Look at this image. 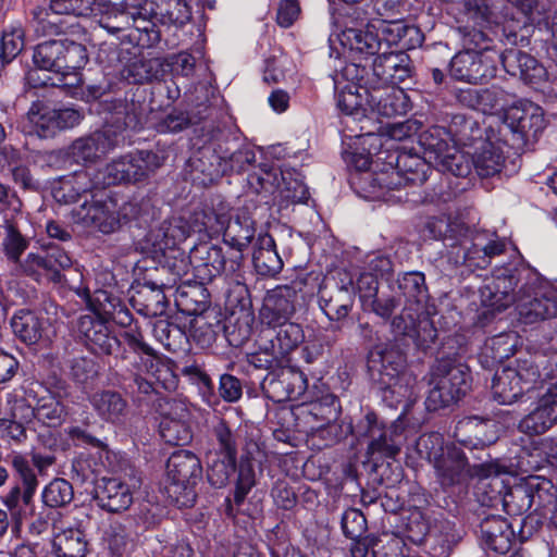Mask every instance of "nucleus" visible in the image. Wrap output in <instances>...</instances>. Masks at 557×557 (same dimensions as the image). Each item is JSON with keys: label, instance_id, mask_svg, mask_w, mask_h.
<instances>
[{"label": "nucleus", "instance_id": "14", "mask_svg": "<svg viewBox=\"0 0 557 557\" xmlns=\"http://www.w3.org/2000/svg\"><path fill=\"white\" fill-rule=\"evenodd\" d=\"M141 486V478L134 469L117 476L102 478L97 486V500L111 512L126 510L134 502V494Z\"/></svg>", "mask_w": 557, "mask_h": 557}, {"label": "nucleus", "instance_id": "31", "mask_svg": "<svg viewBox=\"0 0 557 557\" xmlns=\"http://www.w3.org/2000/svg\"><path fill=\"white\" fill-rule=\"evenodd\" d=\"M482 133L473 141L474 152L471 154L472 165L481 177L499 174L505 165L504 145L491 140H482Z\"/></svg>", "mask_w": 557, "mask_h": 557}, {"label": "nucleus", "instance_id": "11", "mask_svg": "<svg viewBox=\"0 0 557 557\" xmlns=\"http://www.w3.org/2000/svg\"><path fill=\"white\" fill-rule=\"evenodd\" d=\"M191 232H194L193 216L189 221L182 216H173L149 234V242L154 252L164 257L168 265L177 275L185 273L188 268L186 257L178 246Z\"/></svg>", "mask_w": 557, "mask_h": 557}, {"label": "nucleus", "instance_id": "5", "mask_svg": "<svg viewBox=\"0 0 557 557\" xmlns=\"http://www.w3.org/2000/svg\"><path fill=\"white\" fill-rule=\"evenodd\" d=\"M403 17L385 21H371L364 29L346 28L338 35V40L347 49L351 58L368 57L388 50L393 46H400L404 32Z\"/></svg>", "mask_w": 557, "mask_h": 557}, {"label": "nucleus", "instance_id": "3", "mask_svg": "<svg viewBox=\"0 0 557 557\" xmlns=\"http://www.w3.org/2000/svg\"><path fill=\"white\" fill-rule=\"evenodd\" d=\"M555 377L557 357H548L546 351H536L518 358L515 366L497 370L492 381V394L499 404L510 405L539 383Z\"/></svg>", "mask_w": 557, "mask_h": 557}, {"label": "nucleus", "instance_id": "41", "mask_svg": "<svg viewBox=\"0 0 557 557\" xmlns=\"http://www.w3.org/2000/svg\"><path fill=\"white\" fill-rule=\"evenodd\" d=\"M252 261L257 272L264 276H274L283 268L272 236L267 233L259 234L252 253Z\"/></svg>", "mask_w": 557, "mask_h": 557}, {"label": "nucleus", "instance_id": "54", "mask_svg": "<svg viewBox=\"0 0 557 557\" xmlns=\"http://www.w3.org/2000/svg\"><path fill=\"white\" fill-rule=\"evenodd\" d=\"M54 75L55 77L45 74L44 77H40L37 71H29L27 81L34 87L52 85L67 89L77 88L82 84L81 71L63 70Z\"/></svg>", "mask_w": 557, "mask_h": 557}, {"label": "nucleus", "instance_id": "44", "mask_svg": "<svg viewBox=\"0 0 557 557\" xmlns=\"http://www.w3.org/2000/svg\"><path fill=\"white\" fill-rule=\"evenodd\" d=\"M52 547L57 557H85L87 542L79 529L67 528L54 534Z\"/></svg>", "mask_w": 557, "mask_h": 557}, {"label": "nucleus", "instance_id": "48", "mask_svg": "<svg viewBox=\"0 0 557 557\" xmlns=\"http://www.w3.org/2000/svg\"><path fill=\"white\" fill-rule=\"evenodd\" d=\"M164 73L163 63L160 59H135L123 70V76L129 83L143 84L160 78Z\"/></svg>", "mask_w": 557, "mask_h": 557}, {"label": "nucleus", "instance_id": "64", "mask_svg": "<svg viewBox=\"0 0 557 557\" xmlns=\"http://www.w3.org/2000/svg\"><path fill=\"white\" fill-rule=\"evenodd\" d=\"M24 47V33L20 27L4 29L0 42V66L13 60Z\"/></svg>", "mask_w": 557, "mask_h": 557}, {"label": "nucleus", "instance_id": "29", "mask_svg": "<svg viewBox=\"0 0 557 557\" xmlns=\"http://www.w3.org/2000/svg\"><path fill=\"white\" fill-rule=\"evenodd\" d=\"M508 1L519 8L534 27L547 33L548 51L557 55V11L540 5L536 0Z\"/></svg>", "mask_w": 557, "mask_h": 557}, {"label": "nucleus", "instance_id": "25", "mask_svg": "<svg viewBox=\"0 0 557 557\" xmlns=\"http://www.w3.org/2000/svg\"><path fill=\"white\" fill-rule=\"evenodd\" d=\"M297 293L295 289L283 286L272 290L264 299L260 310V320L269 329L289 322L295 313V300Z\"/></svg>", "mask_w": 557, "mask_h": 557}, {"label": "nucleus", "instance_id": "55", "mask_svg": "<svg viewBox=\"0 0 557 557\" xmlns=\"http://www.w3.org/2000/svg\"><path fill=\"white\" fill-rule=\"evenodd\" d=\"M295 71L293 61L283 52L272 54L265 60L263 79L268 84L285 82Z\"/></svg>", "mask_w": 557, "mask_h": 557}, {"label": "nucleus", "instance_id": "8", "mask_svg": "<svg viewBox=\"0 0 557 557\" xmlns=\"http://www.w3.org/2000/svg\"><path fill=\"white\" fill-rule=\"evenodd\" d=\"M481 128L470 117L456 115L449 129L432 126L419 135V143L424 150V158L434 163L455 146L468 147L480 136Z\"/></svg>", "mask_w": 557, "mask_h": 557}, {"label": "nucleus", "instance_id": "2", "mask_svg": "<svg viewBox=\"0 0 557 557\" xmlns=\"http://www.w3.org/2000/svg\"><path fill=\"white\" fill-rule=\"evenodd\" d=\"M426 231L434 239H442L449 247V260L455 264L484 269L494 257L506 249V240L487 231H471L459 220L434 216L426 223Z\"/></svg>", "mask_w": 557, "mask_h": 557}, {"label": "nucleus", "instance_id": "4", "mask_svg": "<svg viewBox=\"0 0 557 557\" xmlns=\"http://www.w3.org/2000/svg\"><path fill=\"white\" fill-rule=\"evenodd\" d=\"M486 40L481 30L474 29L466 35L465 44L469 48L456 53L449 63V74L454 79L478 84L495 77L502 54L485 45Z\"/></svg>", "mask_w": 557, "mask_h": 557}, {"label": "nucleus", "instance_id": "62", "mask_svg": "<svg viewBox=\"0 0 557 557\" xmlns=\"http://www.w3.org/2000/svg\"><path fill=\"white\" fill-rule=\"evenodd\" d=\"M73 499V487L64 479H54L42 491V502L57 508L67 505Z\"/></svg>", "mask_w": 557, "mask_h": 557}, {"label": "nucleus", "instance_id": "17", "mask_svg": "<svg viewBox=\"0 0 557 557\" xmlns=\"http://www.w3.org/2000/svg\"><path fill=\"white\" fill-rule=\"evenodd\" d=\"M505 124L521 140L535 138L545 127L543 109L528 100H520L505 112Z\"/></svg>", "mask_w": 557, "mask_h": 557}, {"label": "nucleus", "instance_id": "38", "mask_svg": "<svg viewBox=\"0 0 557 557\" xmlns=\"http://www.w3.org/2000/svg\"><path fill=\"white\" fill-rule=\"evenodd\" d=\"M90 405L97 416L109 423L117 424L127 414V401L115 391H99L89 397Z\"/></svg>", "mask_w": 557, "mask_h": 557}, {"label": "nucleus", "instance_id": "52", "mask_svg": "<svg viewBox=\"0 0 557 557\" xmlns=\"http://www.w3.org/2000/svg\"><path fill=\"white\" fill-rule=\"evenodd\" d=\"M469 154L470 152H463L459 146H455L433 164L437 166L438 171L450 173L457 177H466L472 169Z\"/></svg>", "mask_w": 557, "mask_h": 557}, {"label": "nucleus", "instance_id": "49", "mask_svg": "<svg viewBox=\"0 0 557 557\" xmlns=\"http://www.w3.org/2000/svg\"><path fill=\"white\" fill-rule=\"evenodd\" d=\"M62 42L61 40H49L39 44L33 54V61L36 65L37 73L39 71L50 72L55 74L61 72V55Z\"/></svg>", "mask_w": 557, "mask_h": 557}, {"label": "nucleus", "instance_id": "22", "mask_svg": "<svg viewBox=\"0 0 557 557\" xmlns=\"http://www.w3.org/2000/svg\"><path fill=\"white\" fill-rule=\"evenodd\" d=\"M426 161L418 156L400 154L397 158L398 171H393L389 174L381 175L374 181L380 187L387 190H398L406 185L422 184L426 181Z\"/></svg>", "mask_w": 557, "mask_h": 557}, {"label": "nucleus", "instance_id": "12", "mask_svg": "<svg viewBox=\"0 0 557 557\" xmlns=\"http://www.w3.org/2000/svg\"><path fill=\"white\" fill-rule=\"evenodd\" d=\"M82 120L83 113L76 108H52L44 102L36 101L22 120L21 129L26 135L50 138L62 129L78 125Z\"/></svg>", "mask_w": 557, "mask_h": 557}, {"label": "nucleus", "instance_id": "43", "mask_svg": "<svg viewBox=\"0 0 557 557\" xmlns=\"http://www.w3.org/2000/svg\"><path fill=\"white\" fill-rule=\"evenodd\" d=\"M190 9L184 0H156L150 26L159 22L163 25L183 26L190 18Z\"/></svg>", "mask_w": 557, "mask_h": 557}, {"label": "nucleus", "instance_id": "59", "mask_svg": "<svg viewBox=\"0 0 557 557\" xmlns=\"http://www.w3.org/2000/svg\"><path fill=\"white\" fill-rule=\"evenodd\" d=\"M421 128V123L417 120H405L400 122L386 123L377 128V136L380 141H376L380 147L383 146V138L391 140H404L416 135Z\"/></svg>", "mask_w": 557, "mask_h": 557}, {"label": "nucleus", "instance_id": "37", "mask_svg": "<svg viewBox=\"0 0 557 557\" xmlns=\"http://www.w3.org/2000/svg\"><path fill=\"white\" fill-rule=\"evenodd\" d=\"M364 89L371 90V86L360 87L351 84L346 88H335L338 109L354 121L369 122L371 120L370 108L367 103L369 97Z\"/></svg>", "mask_w": 557, "mask_h": 557}, {"label": "nucleus", "instance_id": "40", "mask_svg": "<svg viewBox=\"0 0 557 557\" xmlns=\"http://www.w3.org/2000/svg\"><path fill=\"white\" fill-rule=\"evenodd\" d=\"M518 342V335L512 331L487 338L480 354V362L484 368H493L513 355Z\"/></svg>", "mask_w": 557, "mask_h": 557}, {"label": "nucleus", "instance_id": "10", "mask_svg": "<svg viewBox=\"0 0 557 557\" xmlns=\"http://www.w3.org/2000/svg\"><path fill=\"white\" fill-rule=\"evenodd\" d=\"M162 164L152 151H137L112 160L95 174L98 188L120 183H135L147 178Z\"/></svg>", "mask_w": 557, "mask_h": 557}, {"label": "nucleus", "instance_id": "26", "mask_svg": "<svg viewBox=\"0 0 557 557\" xmlns=\"http://www.w3.org/2000/svg\"><path fill=\"white\" fill-rule=\"evenodd\" d=\"M193 257L202 261V264L208 268L210 276L225 275L231 277L235 275L240 267L243 253L234 249L224 253L222 247L216 245L201 244L193 250Z\"/></svg>", "mask_w": 557, "mask_h": 557}, {"label": "nucleus", "instance_id": "27", "mask_svg": "<svg viewBox=\"0 0 557 557\" xmlns=\"http://www.w3.org/2000/svg\"><path fill=\"white\" fill-rule=\"evenodd\" d=\"M169 411L161 414L160 436L170 445H185L191 440L188 426L189 412L181 401H171Z\"/></svg>", "mask_w": 557, "mask_h": 557}, {"label": "nucleus", "instance_id": "16", "mask_svg": "<svg viewBox=\"0 0 557 557\" xmlns=\"http://www.w3.org/2000/svg\"><path fill=\"white\" fill-rule=\"evenodd\" d=\"M392 329L396 335L412 338L418 347L428 348L437 336V331L428 318L423 308L405 306L399 315L392 321Z\"/></svg>", "mask_w": 557, "mask_h": 557}, {"label": "nucleus", "instance_id": "39", "mask_svg": "<svg viewBox=\"0 0 557 557\" xmlns=\"http://www.w3.org/2000/svg\"><path fill=\"white\" fill-rule=\"evenodd\" d=\"M482 540L487 549L506 554L513 540V531L508 521L502 517L492 516L481 522Z\"/></svg>", "mask_w": 557, "mask_h": 557}, {"label": "nucleus", "instance_id": "23", "mask_svg": "<svg viewBox=\"0 0 557 557\" xmlns=\"http://www.w3.org/2000/svg\"><path fill=\"white\" fill-rule=\"evenodd\" d=\"M265 453L258 443L249 442L244 448L237 469L234 500L242 504L251 488L257 484V475L262 474V465L265 461Z\"/></svg>", "mask_w": 557, "mask_h": 557}, {"label": "nucleus", "instance_id": "51", "mask_svg": "<svg viewBox=\"0 0 557 557\" xmlns=\"http://www.w3.org/2000/svg\"><path fill=\"white\" fill-rule=\"evenodd\" d=\"M207 479L209 483L216 488L224 487L230 480V475L235 471L236 459L222 457L215 453L207 454Z\"/></svg>", "mask_w": 557, "mask_h": 557}, {"label": "nucleus", "instance_id": "61", "mask_svg": "<svg viewBox=\"0 0 557 557\" xmlns=\"http://www.w3.org/2000/svg\"><path fill=\"white\" fill-rule=\"evenodd\" d=\"M62 42L61 71H81L88 61L85 46L69 39H60Z\"/></svg>", "mask_w": 557, "mask_h": 557}, {"label": "nucleus", "instance_id": "13", "mask_svg": "<svg viewBox=\"0 0 557 557\" xmlns=\"http://www.w3.org/2000/svg\"><path fill=\"white\" fill-rule=\"evenodd\" d=\"M125 110L126 104L122 101L114 106L111 119L117 124L115 129L107 124L101 131L75 140L71 148L73 158L77 162H91L116 146L120 143L121 132L127 127H135L134 117Z\"/></svg>", "mask_w": 557, "mask_h": 557}, {"label": "nucleus", "instance_id": "50", "mask_svg": "<svg viewBox=\"0 0 557 557\" xmlns=\"http://www.w3.org/2000/svg\"><path fill=\"white\" fill-rule=\"evenodd\" d=\"M320 308L331 321H339L346 318L351 309V299L346 287L335 290V295L325 296V292H320Z\"/></svg>", "mask_w": 557, "mask_h": 557}, {"label": "nucleus", "instance_id": "30", "mask_svg": "<svg viewBox=\"0 0 557 557\" xmlns=\"http://www.w3.org/2000/svg\"><path fill=\"white\" fill-rule=\"evenodd\" d=\"M24 218L20 214L3 216L2 235L0 239V249L7 261L12 264L20 263L22 255L29 246V238L23 233L22 222Z\"/></svg>", "mask_w": 557, "mask_h": 557}, {"label": "nucleus", "instance_id": "9", "mask_svg": "<svg viewBox=\"0 0 557 557\" xmlns=\"http://www.w3.org/2000/svg\"><path fill=\"white\" fill-rule=\"evenodd\" d=\"M469 380L466 366L456 364L449 359L437 360L431 372L426 408L437 410L459 400L470 387Z\"/></svg>", "mask_w": 557, "mask_h": 557}, {"label": "nucleus", "instance_id": "46", "mask_svg": "<svg viewBox=\"0 0 557 557\" xmlns=\"http://www.w3.org/2000/svg\"><path fill=\"white\" fill-rule=\"evenodd\" d=\"M272 330L275 331V337L271 339V347L283 358L295 350L305 339L301 325L292 321L282 323Z\"/></svg>", "mask_w": 557, "mask_h": 557}, {"label": "nucleus", "instance_id": "6", "mask_svg": "<svg viewBox=\"0 0 557 557\" xmlns=\"http://www.w3.org/2000/svg\"><path fill=\"white\" fill-rule=\"evenodd\" d=\"M418 447L426 454L442 486L462 484L473 475L463 451L455 444L444 445L440 433L422 435Z\"/></svg>", "mask_w": 557, "mask_h": 557}, {"label": "nucleus", "instance_id": "53", "mask_svg": "<svg viewBox=\"0 0 557 557\" xmlns=\"http://www.w3.org/2000/svg\"><path fill=\"white\" fill-rule=\"evenodd\" d=\"M366 75H368L367 66L354 60L346 63L334 74V88H346V86H351V84L360 87H370L374 82L366 78Z\"/></svg>", "mask_w": 557, "mask_h": 557}, {"label": "nucleus", "instance_id": "60", "mask_svg": "<svg viewBox=\"0 0 557 557\" xmlns=\"http://www.w3.org/2000/svg\"><path fill=\"white\" fill-rule=\"evenodd\" d=\"M14 271L37 282H41L44 278L50 281V263H48L47 255L28 253L24 260H20V263L14 265Z\"/></svg>", "mask_w": 557, "mask_h": 557}, {"label": "nucleus", "instance_id": "47", "mask_svg": "<svg viewBox=\"0 0 557 557\" xmlns=\"http://www.w3.org/2000/svg\"><path fill=\"white\" fill-rule=\"evenodd\" d=\"M398 290L405 298L406 306L423 308L428 289L424 275L420 272L404 273L397 280Z\"/></svg>", "mask_w": 557, "mask_h": 557}, {"label": "nucleus", "instance_id": "24", "mask_svg": "<svg viewBox=\"0 0 557 557\" xmlns=\"http://www.w3.org/2000/svg\"><path fill=\"white\" fill-rule=\"evenodd\" d=\"M500 62L508 74L519 76L533 88H537L548 78L546 67L533 55L521 50H506L500 57Z\"/></svg>", "mask_w": 557, "mask_h": 557}, {"label": "nucleus", "instance_id": "56", "mask_svg": "<svg viewBox=\"0 0 557 557\" xmlns=\"http://www.w3.org/2000/svg\"><path fill=\"white\" fill-rule=\"evenodd\" d=\"M533 499V484L528 483L510 488L504 495L503 505L507 513L520 515L531 508Z\"/></svg>", "mask_w": 557, "mask_h": 557}, {"label": "nucleus", "instance_id": "45", "mask_svg": "<svg viewBox=\"0 0 557 557\" xmlns=\"http://www.w3.org/2000/svg\"><path fill=\"white\" fill-rule=\"evenodd\" d=\"M44 324V320L30 310H20L11 320L14 334L28 345L36 344L41 338Z\"/></svg>", "mask_w": 557, "mask_h": 557}, {"label": "nucleus", "instance_id": "7", "mask_svg": "<svg viewBox=\"0 0 557 557\" xmlns=\"http://www.w3.org/2000/svg\"><path fill=\"white\" fill-rule=\"evenodd\" d=\"M202 468L198 457L188 450L174 451L166 463L164 490L178 507H190L196 500L195 485L201 478Z\"/></svg>", "mask_w": 557, "mask_h": 557}, {"label": "nucleus", "instance_id": "1", "mask_svg": "<svg viewBox=\"0 0 557 557\" xmlns=\"http://www.w3.org/2000/svg\"><path fill=\"white\" fill-rule=\"evenodd\" d=\"M521 272L515 268H504L495 271L492 278L487 280L480 288L482 312L480 321L487 320L490 315L516 304L518 319L523 324L547 322L550 332L547 335L548 357H557V282L552 283L533 276L519 289L516 296L512 292Z\"/></svg>", "mask_w": 557, "mask_h": 557}, {"label": "nucleus", "instance_id": "63", "mask_svg": "<svg viewBox=\"0 0 557 557\" xmlns=\"http://www.w3.org/2000/svg\"><path fill=\"white\" fill-rule=\"evenodd\" d=\"M12 466L18 474L25 500L32 502L39 484L34 469L28 460L20 454L12 457Z\"/></svg>", "mask_w": 557, "mask_h": 557}, {"label": "nucleus", "instance_id": "15", "mask_svg": "<svg viewBox=\"0 0 557 557\" xmlns=\"http://www.w3.org/2000/svg\"><path fill=\"white\" fill-rule=\"evenodd\" d=\"M73 221L83 227L110 234L120 223L117 205L104 193L92 195L91 201H85L73 210Z\"/></svg>", "mask_w": 557, "mask_h": 557}, {"label": "nucleus", "instance_id": "34", "mask_svg": "<svg viewBox=\"0 0 557 557\" xmlns=\"http://www.w3.org/2000/svg\"><path fill=\"white\" fill-rule=\"evenodd\" d=\"M255 233V221L251 212L248 207H243L231 214L222 235L226 245L242 253L251 243Z\"/></svg>", "mask_w": 557, "mask_h": 557}, {"label": "nucleus", "instance_id": "57", "mask_svg": "<svg viewBox=\"0 0 557 557\" xmlns=\"http://www.w3.org/2000/svg\"><path fill=\"white\" fill-rule=\"evenodd\" d=\"M32 411L34 418L48 425L60 424L65 416L64 405L52 395L41 397Z\"/></svg>", "mask_w": 557, "mask_h": 557}, {"label": "nucleus", "instance_id": "21", "mask_svg": "<svg viewBox=\"0 0 557 557\" xmlns=\"http://www.w3.org/2000/svg\"><path fill=\"white\" fill-rule=\"evenodd\" d=\"M77 332L88 348L97 355H111L119 345V339L111 334L107 322L95 313L81 315Z\"/></svg>", "mask_w": 557, "mask_h": 557}, {"label": "nucleus", "instance_id": "33", "mask_svg": "<svg viewBox=\"0 0 557 557\" xmlns=\"http://www.w3.org/2000/svg\"><path fill=\"white\" fill-rule=\"evenodd\" d=\"M231 214L232 208L226 201L220 198L214 199L210 206L191 215L194 233H205L209 237H216L223 234Z\"/></svg>", "mask_w": 557, "mask_h": 557}, {"label": "nucleus", "instance_id": "19", "mask_svg": "<svg viewBox=\"0 0 557 557\" xmlns=\"http://www.w3.org/2000/svg\"><path fill=\"white\" fill-rule=\"evenodd\" d=\"M357 434L370 438L367 448L369 460L377 461L384 458H395L400 451L391 431L379 424L373 413H368L357 426Z\"/></svg>", "mask_w": 557, "mask_h": 557}, {"label": "nucleus", "instance_id": "36", "mask_svg": "<svg viewBox=\"0 0 557 557\" xmlns=\"http://www.w3.org/2000/svg\"><path fill=\"white\" fill-rule=\"evenodd\" d=\"M370 362L374 368L380 363L377 371L381 373L382 383L388 386H396L400 381L406 380L405 358L399 352L387 346H376L370 352Z\"/></svg>", "mask_w": 557, "mask_h": 557}, {"label": "nucleus", "instance_id": "20", "mask_svg": "<svg viewBox=\"0 0 557 557\" xmlns=\"http://www.w3.org/2000/svg\"><path fill=\"white\" fill-rule=\"evenodd\" d=\"M372 63L375 85L395 86L405 82L411 74L410 59L404 51L381 50Z\"/></svg>", "mask_w": 557, "mask_h": 557}, {"label": "nucleus", "instance_id": "58", "mask_svg": "<svg viewBox=\"0 0 557 557\" xmlns=\"http://www.w3.org/2000/svg\"><path fill=\"white\" fill-rule=\"evenodd\" d=\"M212 435L214 438L213 449L209 453H215L222 457L237 458L236 437L224 420H219L213 426Z\"/></svg>", "mask_w": 557, "mask_h": 557}, {"label": "nucleus", "instance_id": "42", "mask_svg": "<svg viewBox=\"0 0 557 557\" xmlns=\"http://www.w3.org/2000/svg\"><path fill=\"white\" fill-rule=\"evenodd\" d=\"M92 188H98L95 176L91 177L89 171H76L59 181V185L53 187V197L59 202L71 203Z\"/></svg>", "mask_w": 557, "mask_h": 557}, {"label": "nucleus", "instance_id": "32", "mask_svg": "<svg viewBox=\"0 0 557 557\" xmlns=\"http://www.w3.org/2000/svg\"><path fill=\"white\" fill-rule=\"evenodd\" d=\"M557 423V395L552 391L543 395L536 407L519 423V430L529 435L545 433Z\"/></svg>", "mask_w": 557, "mask_h": 557}, {"label": "nucleus", "instance_id": "18", "mask_svg": "<svg viewBox=\"0 0 557 557\" xmlns=\"http://www.w3.org/2000/svg\"><path fill=\"white\" fill-rule=\"evenodd\" d=\"M367 103L370 108L371 120L374 116L393 117L406 114L410 109L409 97L403 88L396 86L371 85Z\"/></svg>", "mask_w": 557, "mask_h": 557}, {"label": "nucleus", "instance_id": "35", "mask_svg": "<svg viewBox=\"0 0 557 557\" xmlns=\"http://www.w3.org/2000/svg\"><path fill=\"white\" fill-rule=\"evenodd\" d=\"M33 419L32 405L25 399L15 400L9 417L0 419V438L9 443H24L27 438L26 425Z\"/></svg>", "mask_w": 557, "mask_h": 557}, {"label": "nucleus", "instance_id": "28", "mask_svg": "<svg viewBox=\"0 0 557 557\" xmlns=\"http://www.w3.org/2000/svg\"><path fill=\"white\" fill-rule=\"evenodd\" d=\"M90 16L98 17L99 25L111 34H116L131 27H134L137 32L148 33V25H141L119 3L108 0H95Z\"/></svg>", "mask_w": 557, "mask_h": 557}]
</instances>
